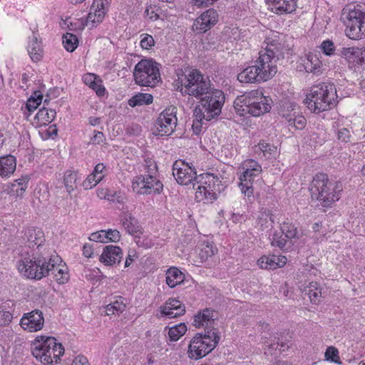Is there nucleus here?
<instances>
[{
  "label": "nucleus",
  "instance_id": "33",
  "mask_svg": "<svg viewBox=\"0 0 365 365\" xmlns=\"http://www.w3.org/2000/svg\"><path fill=\"white\" fill-rule=\"evenodd\" d=\"M53 255H51V264H53V268L51 269L48 274L51 273L53 274V278L55 280L60 284H63L66 283L68 281L69 279V274L67 271V268H61L59 266L56 265V262H55V259H53Z\"/></svg>",
  "mask_w": 365,
  "mask_h": 365
},
{
  "label": "nucleus",
  "instance_id": "31",
  "mask_svg": "<svg viewBox=\"0 0 365 365\" xmlns=\"http://www.w3.org/2000/svg\"><path fill=\"white\" fill-rule=\"evenodd\" d=\"M84 83L95 91L98 96H103L106 93V88L102 84V81L99 76L88 73L83 76Z\"/></svg>",
  "mask_w": 365,
  "mask_h": 365
},
{
  "label": "nucleus",
  "instance_id": "57",
  "mask_svg": "<svg viewBox=\"0 0 365 365\" xmlns=\"http://www.w3.org/2000/svg\"><path fill=\"white\" fill-rule=\"evenodd\" d=\"M279 342L268 344L266 342V348L264 349V354L268 355H277V351L279 349Z\"/></svg>",
  "mask_w": 365,
  "mask_h": 365
},
{
  "label": "nucleus",
  "instance_id": "29",
  "mask_svg": "<svg viewBox=\"0 0 365 365\" xmlns=\"http://www.w3.org/2000/svg\"><path fill=\"white\" fill-rule=\"evenodd\" d=\"M341 55L350 63H362L365 56V49L358 47L343 48Z\"/></svg>",
  "mask_w": 365,
  "mask_h": 365
},
{
  "label": "nucleus",
  "instance_id": "61",
  "mask_svg": "<svg viewBox=\"0 0 365 365\" xmlns=\"http://www.w3.org/2000/svg\"><path fill=\"white\" fill-rule=\"evenodd\" d=\"M72 365H89L87 358L84 356L79 355L73 361Z\"/></svg>",
  "mask_w": 365,
  "mask_h": 365
},
{
  "label": "nucleus",
  "instance_id": "37",
  "mask_svg": "<svg viewBox=\"0 0 365 365\" xmlns=\"http://www.w3.org/2000/svg\"><path fill=\"white\" fill-rule=\"evenodd\" d=\"M261 152L265 158L274 157L277 153V148L273 144L262 140L258 145L255 146V152Z\"/></svg>",
  "mask_w": 365,
  "mask_h": 365
},
{
  "label": "nucleus",
  "instance_id": "45",
  "mask_svg": "<svg viewBox=\"0 0 365 365\" xmlns=\"http://www.w3.org/2000/svg\"><path fill=\"white\" fill-rule=\"evenodd\" d=\"M324 356L327 361L334 362L337 364H341L342 363L340 360L338 349L333 346H329L327 349Z\"/></svg>",
  "mask_w": 365,
  "mask_h": 365
},
{
  "label": "nucleus",
  "instance_id": "32",
  "mask_svg": "<svg viewBox=\"0 0 365 365\" xmlns=\"http://www.w3.org/2000/svg\"><path fill=\"white\" fill-rule=\"evenodd\" d=\"M274 222L272 218L271 211L267 208H262L256 221V227L261 231H264L272 227Z\"/></svg>",
  "mask_w": 365,
  "mask_h": 365
},
{
  "label": "nucleus",
  "instance_id": "13",
  "mask_svg": "<svg viewBox=\"0 0 365 365\" xmlns=\"http://www.w3.org/2000/svg\"><path fill=\"white\" fill-rule=\"evenodd\" d=\"M280 230L281 233L275 232L272 235L271 245L283 252L290 250L292 246L303 235L302 230L288 220L280 225Z\"/></svg>",
  "mask_w": 365,
  "mask_h": 365
},
{
  "label": "nucleus",
  "instance_id": "11",
  "mask_svg": "<svg viewBox=\"0 0 365 365\" xmlns=\"http://www.w3.org/2000/svg\"><path fill=\"white\" fill-rule=\"evenodd\" d=\"M195 199L197 202H212L217 199V192L223 190L220 178L212 173H204L195 178Z\"/></svg>",
  "mask_w": 365,
  "mask_h": 365
},
{
  "label": "nucleus",
  "instance_id": "18",
  "mask_svg": "<svg viewBox=\"0 0 365 365\" xmlns=\"http://www.w3.org/2000/svg\"><path fill=\"white\" fill-rule=\"evenodd\" d=\"M173 175L178 183L180 185L192 184L195 189V178H197L195 168L185 160H176L173 165Z\"/></svg>",
  "mask_w": 365,
  "mask_h": 365
},
{
  "label": "nucleus",
  "instance_id": "12",
  "mask_svg": "<svg viewBox=\"0 0 365 365\" xmlns=\"http://www.w3.org/2000/svg\"><path fill=\"white\" fill-rule=\"evenodd\" d=\"M160 64L153 59H142L135 66L133 77L140 86L154 87L160 81Z\"/></svg>",
  "mask_w": 365,
  "mask_h": 365
},
{
  "label": "nucleus",
  "instance_id": "6",
  "mask_svg": "<svg viewBox=\"0 0 365 365\" xmlns=\"http://www.w3.org/2000/svg\"><path fill=\"white\" fill-rule=\"evenodd\" d=\"M31 353L44 365L56 364L64 353V348L53 336H37L31 344Z\"/></svg>",
  "mask_w": 365,
  "mask_h": 365
},
{
  "label": "nucleus",
  "instance_id": "59",
  "mask_svg": "<svg viewBox=\"0 0 365 365\" xmlns=\"http://www.w3.org/2000/svg\"><path fill=\"white\" fill-rule=\"evenodd\" d=\"M106 165L103 163H98L93 171V174L96 176H101V180H102L105 176Z\"/></svg>",
  "mask_w": 365,
  "mask_h": 365
},
{
  "label": "nucleus",
  "instance_id": "26",
  "mask_svg": "<svg viewBox=\"0 0 365 365\" xmlns=\"http://www.w3.org/2000/svg\"><path fill=\"white\" fill-rule=\"evenodd\" d=\"M122 222L124 228L128 234L135 237H140L143 234L142 227L138 220L130 212H123Z\"/></svg>",
  "mask_w": 365,
  "mask_h": 365
},
{
  "label": "nucleus",
  "instance_id": "2",
  "mask_svg": "<svg viewBox=\"0 0 365 365\" xmlns=\"http://www.w3.org/2000/svg\"><path fill=\"white\" fill-rule=\"evenodd\" d=\"M266 47L259 52V57L250 66L242 70L237 76L241 83H250L267 81L272 78L277 71L276 63L284 58L289 51L285 36L282 34L273 32L266 39Z\"/></svg>",
  "mask_w": 365,
  "mask_h": 365
},
{
  "label": "nucleus",
  "instance_id": "60",
  "mask_svg": "<svg viewBox=\"0 0 365 365\" xmlns=\"http://www.w3.org/2000/svg\"><path fill=\"white\" fill-rule=\"evenodd\" d=\"M193 123H192V130H193V132L198 135L200 132H201V130H202V121L204 120V119H200L198 118L196 115H195L193 114Z\"/></svg>",
  "mask_w": 365,
  "mask_h": 365
},
{
  "label": "nucleus",
  "instance_id": "56",
  "mask_svg": "<svg viewBox=\"0 0 365 365\" xmlns=\"http://www.w3.org/2000/svg\"><path fill=\"white\" fill-rule=\"evenodd\" d=\"M338 139L344 143H348L351 140L350 131L345 128H342L337 131Z\"/></svg>",
  "mask_w": 365,
  "mask_h": 365
},
{
  "label": "nucleus",
  "instance_id": "54",
  "mask_svg": "<svg viewBox=\"0 0 365 365\" xmlns=\"http://www.w3.org/2000/svg\"><path fill=\"white\" fill-rule=\"evenodd\" d=\"M107 235H106V230H100L96 232H93L91 235L89 239L91 241L96 242H107Z\"/></svg>",
  "mask_w": 365,
  "mask_h": 365
},
{
  "label": "nucleus",
  "instance_id": "42",
  "mask_svg": "<svg viewBox=\"0 0 365 365\" xmlns=\"http://www.w3.org/2000/svg\"><path fill=\"white\" fill-rule=\"evenodd\" d=\"M63 44L65 49L68 52H73L78 45L77 36L71 33H66L63 36Z\"/></svg>",
  "mask_w": 365,
  "mask_h": 365
},
{
  "label": "nucleus",
  "instance_id": "16",
  "mask_svg": "<svg viewBox=\"0 0 365 365\" xmlns=\"http://www.w3.org/2000/svg\"><path fill=\"white\" fill-rule=\"evenodd\" d=\"M175 109L174 107L166 108L159 115L155 123L154 133L156 135L168 136L173 133L178 121Z\"/></svg>",
  "mask_w": 365,
  "mask_h": 365
},
{
  "label": "nucleus",
  "instance_id": "1",
  "mask_svg": "<svg viewBox=\"0 0 365 365\" xmlns=\"http://www.w3.org/2000/svg\"><path fill=\"white\" fill-rule=\"evenodd\" d=\"M22 234L23 242L30 250L21 253L18 269L28 279L40 280L53 268L49 245L45 243V235L39 227H27Z\"/></svg>",
  "mask_w": 365,
  "mask_h": 365
},
{
  "label": "nucleus",
  "instance_id": "5",
  "mask_svg": "<svg viewBox=\"0 0 365 365\" xmlns=\"http://www.w3.org/2000/svg\"><path fill=\"white\" fill-rule=\"evenodd\" d=\"M336 89L333 83H321L312 87L304 103L314 113H319L336 105Z\"/></svg>",
  "mask_w": 365,
  "mask_h": 365
},
{
  "label": "nucleus",
  "instance_id": "52",
  "mask_svg": "<svg viewBox=\"0 0 365 365\" xmlns=\"http://www.w3.org/2000/svg\"><path fill=\"white\" fill-rule=\"evenodd\" d=\"M145 163L146 175H156L158 170L156 162L153 159L148 158L145 160Z\"/></svg>",
  "mask_w": 365,
  "mask_h": 365
},
{
  "label": "nucleus",
  "instance_id": "62",
  "mask_svg": "<svg viewBox=\"0 0 365 365\" xmlns=\"http://www.w3.org/2000/svg\"><path fill=\"white\" fill-rule=\"evenodd\" d=\"M15 305H16V304H15L14 301L6 300L5 302H4L1 304L0 308L2 309H4V310H10L11 312L12 311H14Z\"/></svg>",
  "mask_w": 365,
  "mask_h": 365
},
{
  "label": "nucleus",
  "instance_id": "38",
  "mask_svg": "<svg viewBox=\"0 0 365 365\" xmlns=\"http://www.w3.org/2000/svg\"><path fill=\"white\" fill-rule=\"evenodd\" d=\"M56 113L55 110L43 107L36 113L35 119L38 120L40 125H47L51 123L56 118Z\"/></svg>",
  "mask_w": 365,
  "mask_h": 365
},
{
  "label": "nucleus",
  "instance_id": "9",
  "mask_svg": "<svg viewBox=\"0 0 365 365\" xmlns=\"http://www.w3.org/2000/svg\"><path fill=\"white\" fill-rule=\"evenodd\" d=\"M225 101L224 93L213 88L201 98L200 104L194 109V115L200 119L211 120L220 115Z\"/></svg>",
  "mask_w": 365,
  "mask_h": 365
},
{
  "label": "nucleus",
  "instance_id": "10",
  "mask_svg": "<svg viewBox=\"0 0 365 365\" xmlns=\"http://www.w3.org/2000/svg\"><path fill=\"white\" fill-rule=\"evenodd\" d=\"M220 341V336L214 330H205V333H197L190 340L187 356L192 360L202 359L210 353Z\"/></svg>",
  "mask_w": 365,
  "mask_h": 365
},
{
  "label": "nucleus",
  "instance_id": "22",
  "mask_svg": "<svg viewBox=\"0 0 365 365\" xmlns=\"http://www.w3.org/2000/svg\"><path fill=\"white\" fill-rule=\"evenodd\" d=\"M123 251L119 246L107 245L99 257V261L106 266L119 264L123 259Z\"/></svg>",
  "mask_w": 365,
  "mask_h": 365
},
{
  "label": "nucleus",
  "instance_id": "40",
  "mask_svg": "<svg viewBox=\"0 0 365 365\" xmlns=\"http://www.w3.org/2000/svg\"><path fill=\"white\" fill-rule=\"evenodd\" d=\"M78 173L73 170H67L64 173L63 184L68 194H71L76 188Z\"/></svg>",
  "mask_w": 365,
  "mask_h": 365
},
{
  "label": "nucleus",
  "instance_id": "34",
  "mask_svg": "<svg viewBox=\"0 0 365 365\" xmlns=\"http://www.w3.org/2000/svg\"><path fill=\"white\" fill-rule=\"evenodd\" d=\"M304 294L309 297L312 303L317 304L322 298V290L316 282H311L304 289Z\"/></svg>",
  "mask_w": 365,
  "mask_h": 365
},
{
  "label": "nucleus",
  "instance_id": "35",
  "mask_svg": "<svg viewBox=\"0 0 365 365\" xmlns=\"http://www.w3.org/2000/svg\"><path fill=\"white\" fill-rule=\"evenodd\" d=\"M184 280L182 272L176 267L170 268L166 272V283L170 288H174Z\"/></svg>",
  "mask_w": 365,
  "mask_h": 365
},
{
  "label": "nucleus",
  "instance_id": "14",
  "mask_svg": "<svg viewBox=\"0 0 365 365\" xmlns=\"http://www.w3.org/2000/svg\"><path fill=\"white\" fill-rule=\"evenodd\" d=\"M242 169L243 172L240 175L241 191L247 197H253L252 182L262 173V167L256 160L249 159L244 161Z\"/></svg>",
  "mask_w": 365,
  "mask_h": 365
},
{
  "label": "nucleus",
  "instance_id": "43",
  "mask_svg": "<svg viewBox=\"0 0 365 365\" xmlns=\"http://www.w3.org/2000/svg\"><path fill=\"white\" fill-rule=\"evenodd\" d=\"M186 331V325L184 323H180L169 329L168 337L170 341H176L185 334Z\"/></svg>",
  "mask_w": 365,
  "mask_h": 365
},
{
  "label": "nucleus",
  "instance_id": "55",
  "mask_svg": "<svg viewBox=\"0 0 365 365\" xmlns=\"http://www.w3.org/2000/svg\"><path fill=\"white\" fill-rule=\"evenodd\" d=\"M106 235H107V242H117L120 239V232L117 230L109 229L108 230H106Z\"/></svg>",
  "mask_w": 365,
  "mask_h": 365
},
{
  "label": "nucleus",
  "instance_id": "47",
  "mask_svg": "<svg viewBox=\"0 0 365 365\" xmlns=\"http://www.w3.org/2000/svg\"><path fill=\"white\" fill-rule=\"evenodd\" d=\"M29 183V178L23 177L15 180V183L12 185L13 187H16V192L17 195H21L27 188Z\"/></svg>",
  "mask_w": 365,
  "mask_h": 365
},
{
  "label": "nucleus",
  "instance_id": "44",
  "mask_svg": "<svg viewBox=\"0 0 365 365\" xmlns=\"http://www.w3.org/2000/svg\"><path fill=\"white\" fill-rule=\"evenodd\" d=\"M217 252V249L216 247L213 245L212 243H206L202 245V247L200 250L199 253L200 257L202 261H206L209 257L215 255Z\"/></svg>",
  "mask_w": 365,
  "mask_h": 365
},
{
  "label": "nucleus",
  "instance_id": "48",
  "mask_svg": "<svg viewBox=\"0 0 365 365\" xmlns=\"http://www.w3.org/2000/svg\"><path fill=\"white\" fill-rule=\"evenodd\" d=\"M101 181V176H96L95 174L91 173L86 178L82 185L85 190H90Z\"/></svg>",
  "mask_w": 365,
  "mask_h": 365
},
{
  "label": "nucleus",
  "instance_id": "24",
  "mask_svg": "<svg viewBox=\"0 0 365 365\" xmlns=\"http://www.w3.org/2000/svg\"><path fill=\"white\" fill-rule=\"evenodd\" d=\"M270 10L278 15L294 12L297 6V0H266Z\"/></svg>",
  "mask_w": 365,
  "mask_h": 365
},
{
  "label": "nucleus",
  "instance_id": "8",
  "mask_svg": "<svg viewBox=\"0 0 365 365\" xmlns=\"http://www.w3.org/2000/svg\"><path fill=\"white\" fill-rule=\"evenodd\" d=\"M178 89L182 95L202 98L214 87L208 77L204 76L199 71L192 70L187 74L178 73Z\"/></svg>",
  "mask_w": 365,
  "mask_h": 365
},
{
  "label": "nucleus",
  "instance_id": "36",
  "mask_svg": "<svg viewBox=\"0 0 365 365\" xmlns=\"http://www.w3.org/2000/svg\"><path fill=\"white\" fill-rule=\"evenodd\" d=\"M321 66L322 62L317 55L313 53H309L307 55V60L304 62V68L307 72L318 75L321 73Z\"/></svg>",
  "mask_w": 365,
  "mask_h": 365
},
{
  "label": "nucleus",
  "instance_id": "23",
  "mask_svg": "<svg viewBox=\"0 0 365 365\" xmlns=\"http://www.w3.org/2000/svg\"><path fill=\"white\" fill-rule=\"evenodd\" d=\"M297 106L290 104L287 107V110H282V116L287 121L289 126L294 127L295 129L302 130L306 124V118L298 114L296 111Z\"/></svg>",
  "mask_w": 365,
  "mask_h": 365
},
{
  "label": "nucleus",
  "instance_id": "51",
  "mask_svg": "<svg viewBox=\"0 0 365 365\" xmlns=\"http://www.w3.org/2000/svg\"><path fill=\"white\" fill-rule=\"evenodd\" d=\"M98 197L101 199L103 198L113 202H117L120 203L123 202V199L121 198L119 192H111L108 190H105V195L103 196H101L100 194H98Z\"/></svg>",
  "mask_w": 365,
  "mask_h": 365
},
{
  "label": "nucleus",
  "instance_id": "64",
  "mask_svg": "<svg viewBox=\"0 0 365 365\" xmlns=\"http://www.w3.org/2000/svg\"><path fill=\"white\" fill-rule=\"evenodd\" d=\"M145 13L152 21L157 20L159 18V15L152 8L151 9L147 8Z\"/></svg>",
  "mask_w": 365,
  "mask_h": 365
},
{
  "label": "nucleus",
  "instance_id": "49",
  "mask_svg": "<svg viewBox=\"0 0 365 365\" xmlns=\"http://www.w3.org/2000/svg\"><path fill=\"white\" fill-rule=\"evenodd\" d=\"M320 48L326 56H332L334 54L335 46L334 42L329 39L322 41Z\"/></svg>",
  "mask_w": 365,
  "mask_h": 365
},
{
  "label": "nucleus",
  "instance_id": "19",
  "mask_svg": "<svg viewBox=\"0 0 365 365\" xmlns=\"http://www.w3.org/2000/svg\"><path fill=\"white\" fill-rule=\"evenodd\" d=\"M43 314L39 309H34L24 314L20 321L21 328L29 332L41 330L43 327Z\"/></svg>",
  "mask_w": 365,
  "mask_h": 365
},
{
  "label": "nucleus",
  "instance_id": "53",
  "mask_svg": "<svg viewBox=\"0 0 365 365\" xmlns=\"http://www.w3.org/2000/svg\"><path fill=\"white\" fill-rule=\"evenodd\" d=\"M13 315L10 310L0 308V326H6L12 321Z\"/></svg>",
  "mask_w": 365,
  "mask_h": 365
},
{
  "label": "nucleus",
  "instance_id": "25",
  "mask_svg": "<svg viewBox=\"0 0 365 365\" xmlns=\"http://www.w3.org/2000/svg\"><path fill=\"white\" fill-rule=\"evenodd\" d=\"M27 51L30 58L34 62L40 61L43 56L42 41L38 39L37 35L33 32V35L29 38Z\"/></svg>",
  "mask_w": 365,
  "mask_h": 365
},
{
  "label": "nucleus",
  "instance_id": "17",
  "mask_svg": "<svg viewBox=\"0 0 365 365\" xmlns=\"http://www.w3.org/2000/svg\"><path fill=\"white\" fill-rule=\"evenodd\" d=\"M110 0H94L91 6V11L86 19H81L80 29H83L86 26L91 25V28L97 26L101 23L108 11Z\"/></svg>",
  "mask_w": 365,
  "mask_h": 365
},
{
  "label": "nucleus",
  "instance_id": "7",
  "mask_svg": "<svg viewBox=\"0 0 365 365\" xmlns=\"http://www.w3.org/2000/svg\"><path fill=\"white\" fill-rule=\"evenodd\" d=\"M341 19L346 26L347 37L353 40L365 38V4L346 6L341 11Z\"/></svg>",
  "mask_w": 365,
  "mask_h": 365
},
{
  "label": "nucleus",
  "instance_id": "50",
  "mask_svg": "<svg viewBox=\"0 0 365 365\" xmlns=\"http://www.w3.org/2000/svg\"><path fill=\"white\" fill-rule=\"evenodd\" d=\"M140 46L143 49H150L155 46L153 37L148 34H142L140 35Z\"/></svg>",
  "mask_w": 365,
  "mask_h": 365
},
{
  "label": "nucleus",
  "instance_id": "63",
  "mask_svg": "<svg viewBox=\"0 0 365 365\" xmlns=\"http://www.w3.org/2000/svg\"><path fill=\"white\" fill-rule=\"evenodd\" d=\"M83 255L86 257H91L92 255H93V247L91 245H88V244H86L84 245V246L83 247Z\"/></svg>",
  "mask_w": 365,
  "mask_h": 365
},
{
  "label": "nucleus",
  "instance_id": "39",
  "mask_svg": "<svg viewBox=\"0 0 365 365\" xmlns=\"http://www.w3.org/2000/svg\"><path fill=\"white\" fill-rule=\"evenodd\" d=\"M153 100L151 94L139 93L128 100V105L133 108L137 106L149 105L152 103Z\"/></svg>",
  "mask_w": 365,
  "mask_h": 365
},
{
  "label": "nucleus",
  "instance_id": "15",
  "mask_svg": "<svg viewBox=\"0 0 365 365\" xmlns=\"http://www.w3.org/2000/svg\"><path fill=\"white\" fill-rule=\"evenodd\" d=\"M132 187L138 194H160L163 185L156 175H140L133 179Z\"/></svg>",
  "mask_w": 365,
  "mask_h": 365
},
{
  "label": "nucleus",
  "instance_id": "46",
  "mask_svg": "<svg viewBox=\"0 0 365 365\" xmlns=\"http://www.w3.org/2000/svg\"><path fill=\"white\" fill-rule=\"evenodd\" d=\"M34 94L35 97L29 98L26 104V107L29 112L36 110L42 101L43 96L41 94H37L36 92Z\"/></svg>",
  "mask_w": 365,
  "mask_h": 365
},
{
  "label": "nucleus",
  "instance_id": "4",
  "mask_svg": "<svg viewBox=\"0 0 365 365\" xmlns=\"http://www.w3.org/2000/svg\"><path fill=\"white\" fill-rule=\"evenodd\" d=\"M272 99L264 96L259 90H252L237 97L234 101V108L240 116L250 114L260 116L271 110Z\"/></svg>",
  "mask_w": 365,
  "mask_h": 365
},
{
  "label": "nucleus",
  "instance_id": "27",
  "mask_svg": "<svg viewBox=\"0 0 365 365\" xmlns=\"http://www.w3.org/2000/svg\"><path fill=\"white\" fill-rule=\"evenodd\" d=\"M287 263V258L284 256L269 255L262 256L258 260V265L262 269H275L282 267Z\"/></svg>",
  "mask_w": 365,
  "mask_h": 365
},
{
  "label": "nucleus",
  "instance_id": "3",
  "mask_svg": "<svg viewBox=\"0 0 365 365\" xmlns=\"http://www.w3.org/2000/svg\"><path fill=\"white\" fill-rule=\"evenodd\" d=\"M309 190L313 200L319 202L318 205L331 207L341 197L343 190L340 182L331 180L325 173H318L311 182Z\"/></svg>",
  "mask_w": 365,
  "mask_h": 365
},
{
  "label": "nucleus",
  "instance_id": "21",
  "mask_svg": "<svg viewBox=\"0 0 365 365\" xmlns=\"http://www.w3.org/2000/svg\"><path fill=\"white\" fill-rule=\"evenodd\" d=\"M160 313L169 319L175 318L185 313V307L178 299L170 298L160 307Z\"/></svg>",
  "mask_w": 365,
  "mask_h": 365
},
{
  "label": "nucleus",
  "instance_id": "41",
  "mask_svg": "<svg viewBox=\"0 0 365 365\" xmlns=\"http://www.w3.org/2000/svg\"><path fill=\"white\" fill-rule=\"evenodd\" d=\"M125 309V304L123 302L122 297H118L116 300L106 307V313L107 315L119 314Z\"/></svg>",
  "mask_w": 365,
  "mask_h": 365
},
{
  "label": "nucleus",
  "instance_id": "20",
  "mask_svg": "<svg viewBox=\"0 0 365 365\" xmlns=\"http://www.w3.org/2000/svg\"><path fill=\"white\" fill-rule=\"evenodd\" d=\"M218 18L217 11L214 9H209L196 19L192 29L197 33H205L217 23Z\"/></svg>",
  "mask_w": 365,
  "mask_h": 365
},
{
  "label": "nucleus",
  "instance_id": "58",
  "mask_svg": "<svg viewBox=\"0 0 365 365\" xmlns=\"http://www.w3.org/2000/svg\"><path fill=\"white\" fill-rule=\"evenodd\" d=\"M106 140L104 134L101 131H94V135L91 138V143L93 145H99Z\"/></svg>",
  "mask_w": 365,
  "mask_h": 365
},
{
  "label": "nucleus",
  "instance_id": "28",
  "mask_svg": "<svg viewBox=\"0 0 365 365\" xmlns=\"http://www.w3.org/2000/svg\"><path fill=\"white\" fill-rule=\"evenodd\" d=\"M16 159L12 155L0 157V176L3 178H9L16 170Z\"/></svg>",
  "mask_w": 365,
  "mask_h": 365
},
{
  "label": "nucleus",
  "instance_id": "30",
  "mask_svg": "<svg viewBox=\"0 0 365 365\" xmlns=\"http://www.w3.org/2000/svg\"><path fill=\"white\" fill-rule=\"evenodd\" d=\"M214 322L213 311L210 309H205L194 316L192 325L197 328L205 327V330H210V327Z\"/></svg>",
  "mask_w": 365,
  "mask_h": 365
}]
</instances>
